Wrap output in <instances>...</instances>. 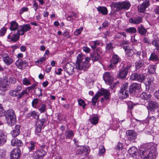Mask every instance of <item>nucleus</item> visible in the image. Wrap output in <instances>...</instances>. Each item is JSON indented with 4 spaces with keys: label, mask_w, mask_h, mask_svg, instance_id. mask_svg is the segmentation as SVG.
Segmentation results:
<instances>
[{
    "label": "nucleus",
    "mask_w": 159,
    "mask_h": 159,
    "mask_svg": "<svg viewBox=\"0 0 159 159\" xmlns=\"http://www.w3.org/2000/svg\"><path fill=\"white\" fill-rule=\"evenodd\" d=\"M156 144L151 143L146 145V148L150 150L149 152L147 153V150L142 149L139 150V154L140 157L143 159H154L156 158L157 155L156 152Z\"/></svg>",
    "instance_id": "f257e3e1"
},
{
    "label": "nucleus",
    "mask_w": 159,
    "mask_h": 159,
    "mask_svg": "<svg viewBox=\"0 0 159 159\" xmlns=\"http://www.w3.org/2000/svg\"><path fill=\"white\" fill-rule=\"evenodd\" d=\"M102 95H103L104 97L101 98V103L105 102L107 100L109 99L110 93L107 90L103 88L101 89L100 91L98 92L92 98V103L93 106H95L96 105L99 98Z\"/></svg>",
    "instance_id": "f03ea898"
},
{
    "label": "nucleus",
    "mask_w": 159,
    "mask_h": 159,
    "mask_svg": "<svg viewBox=\"0 0 159 159\" xmlns=\"http://www.w3.org/2000/svg\"><path fill=\"white\" fill-rule=\"evenodd\" d=\"M84 56L82 54H79L77 57L76 67L77 69L80 70H85L89 67V65L87 62H86Z\"/></svg>",
    "instance_id": "7ed1b4c3"
},
{
    "label": "nucleus",
    "mask_w": 159,
    "mask_h": 159,
    "mask_svg": "<svg viewBox=\"0 0 159 159\" xmlns=\"http://www.w3.org/2000/svg\"><path fill=\"white\" fill-rule=\"evenodd\" d=\"M112 7L116 8L117 11H120L122 10H128L131 6L130 2L127 1L113 2L111 4Z\"/></svg>",
    "instance_id": "20e7f679"
},
{
    "label": "nucleus",
    "mask_w": 159,
    "mask_h": 159,
    "mask_svg": "<svg viewBox=\"0 0 159 159\" xmlns=\"http://www.w3.org/2000/svg\"><path fill=\"white\" fill-rule=\"evenodd\" d=\"M10 125L12 126L16 121V118L14 111L12 109L9 110L5 112L4 115Z\"/></svg>",
    "instance_id": "39448f33"
},
{
    "label": "nucleus",
    "mask_w": 159,
    "mask_h": 159,
    "mask_svg": "<svg viewBox=\"0 0 159 159\" xmlns=\"http://www.w3.org/2000/svg\"><path fill=\"white\" fill-rule=\"evenodd\" d=\"M128 84L127 83L123 84L120 91V94L121 96L122 99L127 98L129 96Z\"/></svg>",
    "instance_id": "423d86ee"
},
{
    "label": "nucleus",
    "mask_w": 159,
    "mask_h": 159,
    "mask_svg": "<svg viewBox=\"0 0 159 159\" xmlns=\"http://www.w3.org/2000/svg\"><path fill=\"white\" fill-rule=\"evenodd\" d=\"M31 28L29 24H24L20 25L19 27L17 32H18L19 34L22 35L25 32L29 31Z\"/></svg>",
    "instance_id": "0eeeda50"
},
{
    "label": "nucleus",
    "mask_w": 159,
    "mask_h": 159,
    "mask_svg": "<svg viewBox=\"0 0 159 159\" xmlns=\"http://www.w3.org/2000/svg\"><path fill=\"white\" fill-rule=\"evenodd\" d=\"M9 93L10 95L13 97H16L18 100L21 98L25 94L28 93L27 91L25 90H23L20 93L18 92L15 89L11 90Z\"/></svg>",
    "instance_id": "6e6552de"
},
{
    "label": "nucleus",
    "mask_w": 159,
    "mask_h": 159,
    "mask_svg": "<svg viewBox=\"0 0 159 159\" xmlns=\"http://www.w3.org/2000/svg\"><path fill=\"white\" fill-rule=\"evenodd\" d=\"M77 154L79 155V157L81 158H84L85 157L88 155L89 151L86 148L83 147L77 150Z\"/></svg>",
    "instance_id": "1a4fd4ad"
},
{
    "label": "nucleus",
    "mask_w": 159,
    "mask_h": 159,
    "mask_svg": "<svg viewBox=\"0 0 159 159\" xmlns=\"http://www.w3.org/2000/svg\"><path fill=\"white\" fill-rule=\"evenodd\" d=\"M145 76L143 74L134 73L130 76V79L132 80H136L141 82L145 79Z\"/></svg>",
    "instance_id": "9d476101"
},
{
    "label": "nucleus",
    "mask_w": 159,
    "mask_h": 159,
    "mask_svg": "<svg viewBox=\"0 0 159 159\" xmlns=\"http://www.w3.org/2000/svg\"><path fill=\"white\" fill-rule=\"evenodd\" d=\"M46 153V152L43 149L38 150L34 153L33 159H42Z\"/></svg>",
    "instance_id": "9b49d317"
},
{
    "label": "nucleus",
    "mask_w": 159,
    "mask_h": 159,
    "mask_svg": "<svg viewBox=\"0 0 159 159\" xmlns=\"http://www.w3.org/2000/svg\"><path fill=\"white\" fill-rule=\"evenodd\" d=\"M1 56L3 61L7 65H10L13 62V59L9 57L7 53L3 52Z\"/></svg>",
    "instance_id": "f8f14e48"
},
{
    "label": "nucleus",
    "mask_w": 159,
    "mask_h": 159,
    "mask_svg": "<svg viewBox=\"0 0 159 159\" xmlns=\"http://www.w3.org/2000/svg\"><path fill=\"white\" fill-rule=\"evenodd\" d=\"M20 151L18 148L14 149L11 153V159H18L20 155Z\"/></svg>",
    "instance_id": "ddd939ff"
},
{
    "label": "nucleus",
    "mask_w": 159,
    "mask_h": 159,
    "mask_svg": "<svg viewBox=\"0 0 159 159\" xmlns=\"http://www.w3.org/2000/svg\"><path fill=\"white\" fill-rule=\"evenodd\" d=\"M149 5V2L148 0L144 2L140 6H138V11L140 12H144L145 11L146 8H148Z\"/></svg>",
    "instance_id": "4468645a"
},
{
    "label": "nucleus",
    "mask_w": 159,
    "mask_h": 159,
    "mask_svg": "<svg viewBox=\"0 0 159 159\" xmlns=\"http://www.w3.org/2000/svg\"><path fill=\"white\" fill-rule=\"evenodd\" d=\"M16 65L17 67L20 69H22L23 67H25L28 66V63L27 61L19 59L16 62Z\"/></svg>",
    "instance_id": "2eb2a0df"
},
{
    "label": "nucleus",
    "mask_w": 159,
    "mask_h": 159,
    "mask_svg": "<svg viewBox=\"0 0 159 159\" xmlns=\"http://www.w3.org/2000/svg\"><path fill=\"white\" fill-rule=\"evenodd\" d=\"M120 59L118 56L116 54L114 55L113 56L111 61V63L109 65L111 68L113 69L115 65H116L119 61H120Z\"/></svg>",
    "instance_id": "dca6fc26"
},
{
    "label": "nucleus",
    "mask_w": 159,
    "mask_h": 159,
    "mask_svg": "<svg viewBox=\"0 0 159 159\" xmlns=\"http://www.w3.org/2000/svg\"><path fill=\"white\" fill-rule=\"evenodd\" d=\"M103 79L106 83L110 84L113 81V78L111 73L109 72H106L103 75Z\"/></svg>",
    "instance_id": "f3484780"
},
{
    "label": "nucleus",
    "mask_w": 159,
    "mask_h": 159,
    "mask_svg": "<svg viewBox=\"0 0 159 159\" xmlns=\"http://www.w3.org/2000/svg\"><path fill=\"white\" fill-rule=\"evenodd\" d=\"M126 134L128 138L130 140H135L137 138V134L133 130H127L126 132Z\"/></svg>",
    "instance_id": "a211bd4d"
},
{
    "label": "nucleus",
    "mask_w": 159,
    "mask_h": 159,
    "mask_svg": "<svg viewBox=\"0 0 159 159\" xmlns=\"http://www.w3.org/2000/svg\"><path fill=\"white\" fill-rule=\"evenodd\" d=\"M128 151L130 155L134 158L137 159L139 157V152L135 147H133L130 148Z\"/></svg>",
    "instance_id": "6ab92c4d"
},
{
    "label": "nucleus",
    "mask_w": 159,
    "mask_h": 159,
    "mask_svg": "<svg viewBox=\"0 0 159 159\" xmlns=\"http://www.w3.org/2000/svg\"><path fill=\"white\" fill-rule=\"evenodd\" d=\"M140 88V84L136 83L133 84L129 87V93L130 94H134L136 90L139 89Z\"/></svg>",
    "instance_id": "aec40b11"
},
{
    "label": "nucleus",
    "mask_w": 159,
    "mask_h": 159,
    "mask_svg": "<svg viewBox=\"0 0 159 159\" xmlns=\"http://www.w3.org/2000/svg\"><path fill=\"white\" fill-rule=\"evenodd\" d=\"M64 70L69 75H72L74 72V67L70 64L67 63L65 66Z\"/></svg>",
    "instance_id": "412c9836"
},
{
    "label": "nucleus",
    "mask_w": 159,
    "mask_h": 159,
    "mask_svg": "<svg viewBox=\"0 0 159 159\" xmlns=\"http://www.w3.org/2000/svg\"><path fill=\"white\" fill-rule=\"evenodd\" d=\"M159 107V103L153 101H151L148 102V106L147 107L148 110L152 111L155 108H157Z\"/></svg>",
    "instance_id": "4be33fe9"
},
{
    "label": "nucleus",
    "mask_w": 159,
    "mask_h": 159,
    "mask_svg": "<svg viewBox=\"0 0 159 159\" xmlns=\"http://www.w3.org/2000/svg\"><path fill=\"white\" fill-rule=\"evenodd\" d=\"M142 18L140 16L133 17L129 19V22L134 24H139L142 22Z\"/></svg>",
    "instance_id": "5701e85b"
},
{
    "label": "nucleus",
    "mask_w": 159,
    "mask_h": 159,
    "mask_svg": "<svg viewBox=\"0 0 159 159\" xmlns=\"http://www.w3.org/2000/svg\"><path fill=\"white\" fill-rule=\"evenodd\" d=\"M125 69L122 68L119 71L118 74L117 75V77L120 79L125 78L128 74V71H127Z\"/></svg>",
    "instance_id": "b1692460"
},
{
    "label": "nucleus",
    "mask_w": 159,
    "mask_h": 159,
    "mask_svg": "<svg viewBox=\"0 0 159 159\" xmlns=\"http://www.w3.org/2000/svg\"><path fill=\"white\" fill-rule=\"evenodd\" d=\"M20 126L18 125H16L15 126V128L11 132L13 137H15L17 136L20 133Z\"/></svg>",
    "instance_id": "393cba45"
},
{
    "label": "nucleus",
    "mask_w": 159,
    "mask_h": 159,
    "mask_svg": "<svg viewBox=\"0 0 159 159\" xmlns=\"http://www.w3.org/2000/svg\"><path fill=\"white\" fill-rule=\"evenodd\" d=\"M7 140V136L5 135L3 131L0 130V146L4 144Z\"/></svg>",
    "instance_id": "a878e982"
},
{
    "label": "nucleus",
    "mask_w": 159,
    "mask_h": 159,
    "mask_svg": "<svg viewBox=\"0 0 159 159\" xmlns=\"http://www.w3.org/2000/svg\"><path fill=\"white\" fill-rule=\"evenodd\" d=\"M11 144L12 146L17 147H20L23 145V143L20 140H18L17 139H13L11 142Z\"/></svg>",
    "instance_id": "bb28decb"
},
{
    "label": "nucleus",
    "mask_w": 159,
    "mask_h": 159,
    "mask_svg": "<svg viewBox=\"0 0 159 159\" xmlns=\"http://www.w3.org/2000/svg\"><path fill=\"white\" fill-rule=\"evenodd\" d=\"M137 30L139 34L143 35H145L147 32V30L142 25H141L138 27Z\"/></svg>",
    "instance_id": "cd10ccee"
},
{
    "label": "nucleus",
    "mask_w": 159,
    "mask_h": 159,
    "mask_svg": "<svg viewBox=\"0 0 159 159\" xmlns=\"http://www.w3.org/2000/svg\"><path fill=\"white\" fill-rule=\"evenodd\" d=\"M135 55L137 57H139L140 60H143L146 57V53L144 51H143L142 52L138 51L136 53Z\"/></svg>",
    "instance_id": "c85d7f7f"
},
{
    "label": "nucleus",
    "mask_w": 159,
    "mask_h": 159,
    "mask_svg": "<svg viewBox=\"0 0 159 159\" xmlns=\"http://www.w3.org/2000/svg\"><path fill=\"white\" fill-rule=\"evenodd\" d=\"M149 60L150 61H159V58L157 55L154 52H153L151 53Z\"/></svg>",
    "instance_id": "c756f323"
},
{
    "label": "nucleus",
    "mask_w": 159,
    "mask_h": 159,
    "mask_svg": "<svg viewBox=\"0 0 159 159\" xmlns=\"http://www.w3.org/2000/svg\"><path fill=\"white\" fill-rule=\"evenodd\" d=\"M145 62L143 60H139L135 62V66L136 69H139L143 66L144 65Z\"/></svg>",
    "instance_id": "7c9ffc66"
},
{
    "label": "nucleus",
    "mask_w": 159,
    "mask_h": 159,
    "mask_svg": "<svg viewBox=\"0 0 159 159\" xmlns=\"http://www.w3.org/2000/svg\"><path fill=\"white\" fill-rule=\"evenodd\" d=\"M47 120L45 118H42L37 121L36 125L44 128L45 126L44 123Z\"/></svg>",
    "instance_id": "2f4dec72"
},
{
    "label": "nucleus",
    "mask_w": 159,
    "mask_h": 159,
    "mask_svg": "<svg viewBox=\"0 0 159 159\" xmlns=\"http://www.w3.org/2000/svg\"><path fill=\"white\" fill-rule=\"evenodd\" d=\"M140 97L144 100H148L150 99L151 95L149 94H148L145 92H143L140 95Z\"/></svg>",
    "instance_id": "473e14b6"
},
{
    "label": "nucleus",
    "mask_w": 159,
    "mask_h": 159,
    "mask_svg": "<svg viewBox=\"0 0 159 159\" xmlns=\"http://www.w3.org/2000/svg\"><path fill=\"white\" fill-rule=\"evenodd\" d=\"M100 57V55L98 52H94L91 56L92 60L93 61L98 60Z\"/></svg>",
    "instance_id": "72a5a7b5"
},
{
    "label": "nucleus",
    "mask_w": 159,
    "mask_h": 159,
    "mask_svg": "<svg viewBox=\"0 0 159 159\" xmlns=\"http://www.w3.org/2000/svg\"><path fill=\"white\" fill-rule=\"evenodd\" d=\"M18 27V25L17 23L15 21H12L11 23V26L10 28L11 30H15Z\"/></svg>",
    "instance_id": "f704fd0d"
},
{
    "label": "nucleus",
    "mask_w": 159,
    "mask_h": 159,
    "mask_svg": "<svg viewBox=\"0 0 159 159\" xmlns=\"http://www.w3.org/2000/svg\"><path fill=\"white\" fill-rule=\"evenodd\" d=\"M35 148H36V143L34 141H30L28 147L29 151L30 152L34 150Z\"/></svg>",
    "instance_id": "c9c22d12"
},
{
    "label": "nucleus",
    "mask_w": 159,
    "mask_h": 159,
    "mask_svg": "<svg viewBox=\"0 0 159 159\" xmlns=\"http://www.w3.org/2000/svg\"><path fill=\"white\" fill-rule=\"evenodd\" d=\"M156 69V65H150L148 68V72L150 74H154L155 72Z\"/></svg>",
    "instance_id": "e433bc0d"
},
{
    "label": "nucleus",
    "mask_w": 159,
    "mask_h": 159,
    "mask_svg": "<svg viewBox=\"0 0 159 159\" xmlns=\"http://www.w3.org/2000/svg\"><path fill=\"white\" fill-rule=\"evenodd\" d=\"M97 10L104 15H106L107 13V9L105 7H99L97 8Z\"/></svg>",
    "instance_id": "4c0bfd02"
},
{
    "label": "nucleus",
    "mask_w": 159,
    "mask_h": 159,
    "mask_svg": "<svg viewBox=\"0 0 159 159\" xmlns=\"http://www.w3.org/2000/svg\"><path fill=\"white\" fill-rule=\"evenodd\" d=\"M74 134L72 130L66 131L65 133V135L66 139H71L74 136Z\"/></svg>",
    "instance_id": "58836bf2"
},
{
    "label": "nucleus",
    "mask_w": 159,
    "mask_h": 159,
    "mask_svg": "<svg viewBox=\"0 0 159 159\" xmlns=\"http://www.w3.org/2000/svg\"><path fill=\"white\" fill-rule=\"evenodd\" d=\"M89 121L92 124L96 125L98 122V119L96 116H93L89 119Z\"/></svg>",
    "instance_id": "ea45409f"
},
{
    "label": "nucleus",
    "mask_w": 159,
    "mask_h": 159,
    "mask_svg": "<svg viewBox=\"0 0 159 159\" xmlns=\"http://www.w3.org/2000/svg\"><path fill=\"white\" fill-rule=\"evenodd\" d=\"M113 48V47L112 43H109L106 44V51L107 52H111Z\"/></svg>",
    "instance_id": "a19ab883"
},
{
    "label": "nucleus",
    "mask_w": 159,
    "mask_h": 159,
    "mask_svg": "<svg viewBox=\"0 0 159 159\" xmlns=\"http://www.w3.org/2000/svg\"><path fill=\"white\" fill-rule=\"evenodd\" d=\"M3 83L0 86V89L2 91H5L8 89L9 85L8 84Z\"/></svg>",
    "instance_id": "79ce46f5"
},
{
    "label": "nucleus",
    "mask_w": 159,
    "mask_h": 159,
    "mask_svg": "<svg viewBox=\"0 0 159 159\" xmlns=\"http://www.w3.org/2000/svg\"><path fill=\"white\" fill-rule=\"evenodd\" d=\"M125 31L128 33L130 34H134L137 32L136 29L134 27H130L127 28L125 30Z\"/></svg>",
    "instance_id": "37998d69"
},
{
    "label": "nucleus",
    "mask_w": 159,
    "mask_h": 159,
    "mask_svg": "<svg viewBox=\"0 0 159 159\" xmlns=\"http://www.w3.org/2000/svg\"><path fill=\"white\" fill-rule=\"evenodd\" d=\"M152 43L157 50H159V40H153L152 41Z\"/></svg>",
    "instance_id": "c03bdc74"
},
{
    "label": "nucleus",
    "mask_w": 159,
    "mask_h": 159,
    "mask_svg": "<svg viewBox=\"0 0 159 159\" xmlns=\"http://www.w3.org/2000/svg\"><path fill=\"white\" fill-rule=\"evenodd\" d=\"M20 35L19 34L18 32L16 34H13V36L11 39V41L13 42H16L17 41L19 38V36Z\"/></svg>",
    "instance_id": "a18cd8bd"
},
{
    "label": "nucleus",
    "mask_w": 159,
    "mask_h": 159,
    "mask_svg": "<svg viewBox=\"0 0 159 159\" xmlns=\"http://www.w3.org/2000/svg\"><path fill=\"white\" fill-rule=\"evenodd\" d=\"M35 91L36 94L39 97L41 96V97L43 96L42 93V90L39 88H36Z\"/></svg>",
    "instance_id": "49530a36"
},
{
    "label": "nucleus",
    "mask_w": 159,
    "mask_h": 159,
    "mask_svg": "<svg viewBox=\"0 0 159 159\" xmlns=\"http://www.w3.org/2000/svg\"><path fill=\"white\" fill-rule=\"evenodd\" d=\"M134 54L133 51L132 49H129L127 50L126 52V55L128 57H131Z\"/></svg>",
    "instance_id": "de8ad7c7"
},
{
    "label": "nucleus",
    "mask_w": 159,
    "mask_h": 159,
    "mask_svg": "<svg viewBox=\"0 0 159 159\" xmlns=\"http://www.w3.org/2000/svg\"><path fill=\"white\" fill-rule=\"evenodd\" d=\"M78 102L80 106L83 107V108H84V107L86 105L84 101L83 100L80 99H78Z\"/></svg>",
    "instance_id": "09e8293b"
},
{
    "label": "nucleus",
    "mask_w": 159,
    "mask_h": 159,
    "mask_svg": "<svg viewBox=\"0 0 159 159\" xmlns=\"http://www.w3.org/2000/svg\"><path fill=\"white\" fill-rule=\"evenodd\" d=\"M23 83L25 85H29L30 84L29 80L26 78H24L23 79Z\"/></svg>",
    "instance_id": "8fccbe9b"
},
{
    "label": "nucleus",
    "mask_w": 159,
    "mask_h": 159,
    "mask_svg": "<svg viewBox=\"0 0 159 159\" xmlns=\"http://www.w3.org/2000/svg\"><path fill=\"white\" fill-rule=\"evenodd\" d=\"M83 30V27H81L79 29L76 30L74 32V34L76 35H78L80 34L81 31Z\"/></svg>",
    "instance_id": "3c124183"
},
{
    "label": "nucleus",
    "mask_w": 159,
    "mask_h": 159,
    "mask_svg": "<svg viewBox=\"0 0 159 159\" xmlns=\"http://www.w3.org/2000/svg\"><path fill=\"white\" fill-rule=\"evenodd\" d=\"M5 112V111L3 109L2 105L0 104V117L4 115Z\"/></svg>",
    "instance_id": "603ef678"
},
{
    "label": "nucleus",
    "mask_w": 159,
    "mask_h": 159,
    "mask_svg": "<svg viewBox=\"0 0 159 159\" xmlns=\"http://www.w3.org/2000/svg\"><path fill=\"white\" fill-rule=\"evenodd\" d=\"M46 109V106L45 105L43 104L42 106L39 109L41 113L44 112Z\"/></svg>",
    "instance_id": "864d4df0"
},
{
    "label": "nucleus",
    "mask_w": 159,
    "mask_h": 159,
    "mask_svg": "<svg viewBox=\"0 0 159 159\" xmlns=\"http://www.w3.org/2000/svg\"><path fill=\"white\" fill-rule=\"evenodd\" d=\"M32 116L36 119H38L39 118V115L38 113L35 111H33L32 112Z\"/></svg>",
    "instance_id": "5fc2aeb1"
},
{
    "label": "nucleus",
    "mask_w": 159,
    "mask_h": 159,
    "mask_svg": "<svg viewBox=\"0 0 159 159\" xmlns=\"http://www.w3.org/2000/svg\"><path fill=\"white\" fill-rule=\"evenodd\" d=\"M7 29L5 28H3L0 30V35L3 36L6 32Z\"/></svg>",
    "instance_id": "6e6d98bb"
},
{
    "label": "nucleus",
    "mask_w": 159,
    "mask_h": 159,
    "mask_svg": "<svg viewBox=\"0 0 159 159\" xmlns=\"http://www.w3.org/2000/svg\"><path fill=\"white\" fill-rule=\"evenodd\" d=\"M36 129L35 132L36 133H40L41 130V129L43 128L42 127L38 126L37 125H36Z\"/></svg>",
    "instance_id": "4d7b16f0"
},
{
    "label": "nucleus",
    "mask_w": 159,
    "mask_h": 159,
    "mask_svg": "<svg viewBox=\"0 0 159 159\" xmlns=\"http://www.w3.org/2000/svg\"><path fill=\"white\" fill-rule=\"evenodd\" d=\"M28 8L27 7H24L21 8L20 11L19 13L20 14H22L24 12L27 11L28 10Z\"/></svg>",
    "instance_id": "13d9d810"
},
{
    "label": "nucleus",
    "mask_w": 159,
    "mask_h": 159,
    "mask_svg": "<svg viewBox=\"0 0 159 159\" xmlns=\"http://www.w3.org/2000/svg\"><path fill=\"white\" fill-rule=\"evenodd\" d=\"M99 148V154H102L105 152V149L104 146H100Z\"/></svg>",
    "instance_id": "bf43d9fd"
},
{
    "label": "nucleus",
    "mask_w": 159,
    "mask_h": 159,
    "mask_svg": "<svg viewBox=\"0 0 159 159\" xmlns=\"http://www.w3.org/2000/svg\"><path fill=\"white\" fill-rule=\"evenodd\" d=\"M33 8L34 10L36 11L38 9V6L37 3L35 1H34V3L33 5Z\"/></svg>",
    "instance_id": "052dcab7"
},
{
    "label": "nucleus",
    "mask_w": 159,
    "mask_h": 159,
    "mask_svg": "<svg viewBox=\"0 0 159 159\" xmlns=\"http://www.w3.org/2000/svg\"><path fill=\"white\" fill-rule=\"evenodd\" d=\"M6 154L5 152L3 150H1L0 152V156L1 158L3 159L5 158Z\"/></svg>",
    "instance_id": "680f3d73"
},
{
    "label": "nucleus",
    "mask_w": 159,
    "mask_h": 159,
    "mask_svg": "<svg viewBox=\"0 0 159 159\" xmlns=\"http://www.w3.org/2000/svg\"><path fill=\"white\" fill-rule=\"evenodd\" d=\"M134 105L133 103L131 101L127 103L128 108L129 109H130V110L132 108Z\"/></svg>",
    "instance_id": "e2e57ef3"
},
{
    "label": "nucleus",
    "mask_w": 159,
    "mask_h": 159,
    "mask_svg": "<svg viewBox=\"0 0 159 159\" xmlns=\"http://www.w3.org/2000/svg\"><path fill=\"white\" fill-rule=\"evenodd\" d=\"M9 81L12 84H15L16 82V78L13 76L10 77Z\"/></svg>",
    "instance_id": "0e129e2a"
},
{
    "label": "nucleus",
    "mask_w": 159,
    "mask_h": 159,
    "mask_svg": "<svg viewBox=\"0 0 159 159\" xmlns=\"http://www.w3.org/2000/svg\"><path fill=\"white\" fill-rule=\"evenodd\" d=\"M38 100L37 98H35L33 100L32 102V105L33 107H35L34 105H36L38 103Z\"/></svg>",
    "instance_id": "69168bd1"
},
{
    "label": "nucleus",
    "mask_w": 159,
    "mask_h": 159,
    "mask_svg": "<svg viewBox=\"0 0 159 159\" xmlns=\"http://www.w3.org/2000/svg\"><path fill=\"white\" fill-rule=\"evenodd\" d=\"M83 50L86 52L89 53L90 51V50L89 48L86 47H84L83 48Z\"/></svg>",
    "instance_id": "338daca9"
},
{
    "label": "nucleus",
    "mask_w": 159,
    "mask_h": 159,
    "mask_svg": "<svg viewBox=\"0 0 159 159\" xmlns=\"http://www.w3.org/2000/svg\"><path fill=\"white\" fill-rule=\"evenodd\" d=\"M154 11L156 14H159V6H157L154 9Z\"/></svg>",
    "instance_id": "774afa93"
}]
</instances>
